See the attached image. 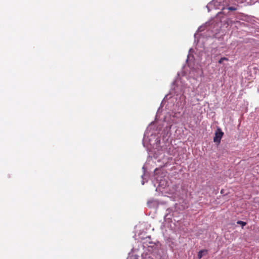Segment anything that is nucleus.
Segmentation results:
<instances>
[{
	"instance_id": "obj_1",
	"label": "nucleus",
	"mask_w": 259,
	"mask_h": 259,
	"mask_svg": "<svg viewBox=\"0 0 259 259\" xmlns=\"http://www.w3.org/2000/svg\"><path fill=\"white\" fill-rule=\"evenodd\" d=\"M224 135V133L220 128H218L215 133V136L213 138V141L220 143L221 140Z\"/></svg>"
},
{
	"instance_id": "obj_2",
	"label": "nucleus",
	"mask_w": 259,
	"mask_h": 259,
	"mask_svg": "<svg viewBox=\"0 0 259 259\" xmlns=\"http://www.w3.org/2000/svg\"><path fill=\"white\" fill-rule=\"evenodd\" d=\"M207 253V250L206 249L201 250L199 251L198 253V258L200 259L202 257V256L204 255H206Z\"/></svg>"
},
{
	"instance_id": "obj_3",
	"label": "nucleus",
	"mask_w": 259,
	"mask_h": 259,
	"mask_svg": "<svg viewBox=\"0 0 259 259\" xmlns=\"http://www.w3.org/2000/svg\"><path fill=\"white\" fill-rule=\"evenodd\" d=\"M228 59L227 58H226V57H222L221 58L219 61V63L220 64H222L223 62V61H228Z\"/></svg>"
},
{
	"instance_id": "obj_4",
	"label": "nucleus",
	"mask_w": 259,
	"mask_h": 259,
	"mask_svg": "<svg viewBox=\"0 0 259 259\" xmlns=\"http://www.w3.org/2000/svg\"><path fill=\"white\" fill-rule=\"evenodd\" d=\"M237 223L238 224L241 225L242 227L246 225V223L244 222L241 221H238Z\"/></svg>"
},
{
	"instance_id": "obj_5",
	"label": "nucleus",
	"mask_w": 259,
	"mask_h": 259,
	"mask_svg": "<svg viewBox=\"0 0 259 259\" xmlns=\"http://www.w3.org/2000/svg\"><path fill=\"white\" fill-rule=\"evenodd\" d=\"M228 9L230 11H236L237 8L235 7H229L228 8Z\"/></svg>"
}]
</instances>
